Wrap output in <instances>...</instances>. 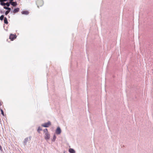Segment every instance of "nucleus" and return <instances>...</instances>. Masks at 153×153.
<instances>
[{
    "mask_svg": "<svg viewBox=\"0 0 153 153\" xmlns=\"http://www.w3.org/2000/svg\"><path fill=\"white\" fill-rule=\"evenodd\" d=\"M7 10H8V11H10L11 10V8H10L8 7Z\"/></svg>",
    "mask_w": 153,
    "mask_h": 153,
    "instance_id": "412c9836",
    "label": "nucleus"
},
{
    "mask_svg": "<svg viewBox=\"0 0 153 153\" xmlns=\"http://www.w3.org/2000/svg\"><path fill=\"white\" fill-rule=\"evenodd\" d=\"M22 14L28 15L29 14V12L27 11H24L22 12Z\"/></svg>",
    "mask_w": 153,
    "mask_h": 153,
    "instance_id": "6e6552de",
    "label": "nucleus"
},
{
    "mask_svg": "<svg viewBox=\"0 0 153 153\" xmlns=\"http://www.w3.org/2000/svg\"><path fill=\"white\" fill-rule=\"evenodd\" d=\"M39 2H41L42 4H43V1L41 0H39L37 2L38 4Z\"/></svg>",
    "mask_w": 153,
    "mask_h": 153,
    "instance_id": "f3484780",
    "label": "nucleus"
},
{
    "mask_svg": "<svg viewBox=\"0 0 153 153\" xmlns=\"http://www.w3.org/2000/svg\"><path fill=\"white\" fill-rule=\"evenodd\" d=\"M1 114H2L3 116H4V112H3V111L1 109Z\"/></svg>",
    "mask_w": 153,
    "mask_h": 153,
    "instance_id": "6ab92c4d",
    "label": "nucleus"
},
{
    "mask_svg": "<svg viewBox=\"0 0 153 153\" xmlns=\"http://www.w3.org/2000/svg\"><path fill=\"white\" fill-rule=\"evenodd\" d=\"M50 134H49V133H45V134L44 138L47 141H48L50 138Z\"/></svg>",
    "mask_w": 153,
    "mask_h": 153,
    "instance_id": "f257e3e1",
    "label": "nucleus"
},
{
    "mask_svg": "<svg viewBox=\"0 0 153 153\" xmlns=\"http://www.w3.org/2000/svg\"><path fill=\"white\" fill-rule=\"evenodd\" d=\"M1 105V103H0V105Z\"/></svg>",
    "mask_w": 153,
    "mask_h": 153,
    "instance_id": "393cba45",
    "label": "nucleus"
},
{
    "mask_svg": "<svg viewBox=\"0 0 153 153\" xmlns=\"http://www.w3.org/2000/svg\"><path fill=\"white\" fill-rule=\"evenodd\" d=\"M8 7H6V6H4V8L6 10H7Z\"/></svg>",
    "mask_w": 153,
    "mask_h": 153,
    "instance_id": "aec40b11",
    "label": "nucleus"
},
{
    "mask_svg": "<svg viewBox=\"0 0 153 153\" xmlns=\"http://www.w3.org/2000/svg\"><path fill=\"white\" fill-rule=\"evenodd\" d=\"M3 0H0V1H1V2H3L4 1H3Z\"/></svg>",
    "mask_w": 153,
    "mask_h": 153,
    "instance_id": "4be33fe9",
    "label": "nucleus"
},
{
    "mask_svg": "<svg viewBox=\"0 0 153 153\" xmlns=\"http://www.w3.org/2000/svg\"><path fill=\"white\" fill-rule=\"evenodd\" d=\"M10 3L13 6H15L17 5V3L16 2L10 1Z\"/></svg>",
    "mask_w": 153,
    "mask_h": 153,
    "instance_id": "0eeeda50",
    "label": "nucleus"
},
{
    "mask_svg": "<svg viewBox=\"0 0 153 153\" xmlns=\"http://www.w3.org/2000/svg\"><path fill=\"white\" fill-rule=\"evenodd\" d=\"M43 131H44V133H45V134L46 133H48V129L47 128H45V129H44L43 130Z\"/></svg>",
    "mask_w": 153,
    "mask_h": 153,
    "instance_id": "9b49d317",
    "label": "nucleus"
},
{
    "mask_svg": "<svg viewBox=\"0 0 153 153\" xmlns=\"http://www.w3.org/2000/svg\"><path fill=\"white\" fill-rule=\"evenodd\" d=\"M10 3L7 2L6 3H5V5L7 6V7H9L10 6Z\"/></svg>",
    "mask_w": 153,
    "mask_h": 153,
    "instance_id": "2eb2a0df",
    "label": "nucleus"
},
{
    "mask_svg": "<svg viewBox=\"0 0 153 153\" xmlns=\"http://www.w3.org/2000/svg\"><path fill=\"white\" fill-rule=\"evenodd\" d=\"M31 137L30 136L29 137H27L26 138L24 141V143L25 145H26L27 144V142L29 140H30L31 139Z\"/></svg>",
    "mask_w": 153,
    "mask_h": 153,
    "instance_id": "f03ea898",
    "label": "nucleus"
},
{
    "mask_svg": "<svg viewBox=\"0 0 153 153\" xmlns=\"http://www.w3.org/2000/svg\"><path fill=\"white\" fill-rule=\"evenodd\" d=\"M19 8H15L13 10V12L14 13H17L19 11Z\"/></svg>",
    "mask_w": 153,
    "mask_h": 153,
    "instance_id": "423d86ee",
    "label": "nucleus"
},
{
    "mask_svg": "<svg viewBox=\"0 0 153 153\" xmlns=\"http://www.w3.org/2000/svg\"><path fill=\"white\" fill-rule=\"evenodd\" d=\"M3 1H7V0H3Z\"/></svg>",
    "mask_w": 153,
    "mask_h": 153,
    "instance_id": "5701e85b",
    "label": "nucleus"
},
{
    "mask_svg": "<svg viewBox=\"0 0 153 153\" xmlns=\"http://www.w3.org/2000/svg\"><path fill=\"white\" fill-rule=\"evenodd\" d=\"M9 0L10 1L12 2V1H13V0Z\"/></svg>",
    "mask_w": 153,
    "mask_h": 153,
    "instance_id": "b1692460",
    "label": "nucleus"
},
{
    "mask_svg": "<svg viewBox=\"0 0 153 153\" xmlns=\"http://www.w3.org/2000/svg\"><path fill=\"white\" fill-rule=\"evenodd\" d=\"M4 18V16L3 15H1L0 17V20H3Z\"/></svg>",
    "mask_w": 153,
    "mask_h": 153,
    "instance_id": "4468645a",
    "label": "nucleus"
},
{
    "mask_svg": "<svg viewBox=\"0 0 153 153\" xmlns=\"http://www.w3.org/2000/svg\"><path fill=\"white\" fill-rule=\"evenodd\" d=\"M42 130V128L40 127H39L38 128L37 131L39 132L40 131Z\"/></svg>",
    "mask_w": 153,
    "mask_h": 153,
    "instance_id": "ddd939ff",
    "label": "nucleus"
},
{
    "mask_svg": "<svg viewBox=\"0 0 153 153\" xmlns=\"http://www.w3.org/2000/svg\"><path fill=\"white\" fill-rule=\"evenodd\" d=\"M61 132V130L60 128L59 127L57 128L56 131V134H59Z\"/></svg>",
    "mask_w": 153,
    "mask_h": 153,
    "instance_id": "20e7f679",
    "label": "nucleus"
},
{
    "mask_svg": "<svg viewBox=\"0 0 153 153\" xmlns=\"http://www.w3.org/2000/svg\"><path fill=\"white\" fill-rule=\"evenodd\" d=\"M4 23L5 24H8L7 20V19L6 17H5L4 18Z\"/></svg>",
    "mask_w": 153,
    "mask_h": 153,
    "instance_id": "9d476101",
    "label": "nucleus"
},
{
    "mask_svg": "<svg viewBox=\"0 0 153 153\" xmlns=\"http://www.w3.org/2000/svg\"><path fill=\"white\" fill-rule=\"evenodd\" d=\"M56 138V136L55 135H54L53 136V139H52V141L54 142Z\"/></svg>",
    "mask_w": 153,
    "mask_h": 153,
    "instance_id": "f8f14e48",
    "label": "nucleus"
},
{
    "mask_svg": "<svg viewBox=\"0 0 153 153\" xmlns=\"http://www.w3.org/2000/svg\"><path fill=\"white\" fill-rule=\"evenodd\" d=\"M69 152L70 153H75V151L72 149L70 148L69 150Z\"/></svg>",
    "mask_w": 153,
    "mask_h": 153,
    "instance_id": "1a4fd4ad",
    "label": "nucleus"
},
{
    "mask_svg": "<svg viewBox=\"0 0 153 153\" xmlns=\"http://www.w3.org/2000/svg\"><path fill=\"white\" fill-rule=\"evenodd\" d=\"M51 125V123L50 122H48V123H45L44 124H42V126L45 127H48Z\"/></svg>",
    "mask_w": 153,
    "mask_h": 153,
    "instance_id": "7ed1b4c3",
    "label": "nucleus"
},
{
    "mask_svg": "<svg viewBox=\"0 0 153 153\" xmlns=\"http://www.w3.org/2000/svg\"><path fill=\"white\" fill-rule=\"evenodd\" d=\"M16 38V36L13 34H10V39L12 40H13V39Z\"/></svg>",
    "mask_w": 153,
    "mask_h": 153,
    "instance_id": "39448f33",
    "label": "nucleus"
},
{
    "mask_svg": "<svg viewBox=\"0 0 153 153\" xmlns=\"http://www.w3.org/2000/svg\"><path fill=\"white\" fill-rule=\"evenodd\" d=\"M10 12V11H7L5 13V14L6 15H7V14Z\"/></svg>",
    "mask_w": 153,
    "mask_h": 153,
    "instance_id": "a211bd4d",
    "label": "nucleus"
},
{
    "mask_svg": "<svg viewBox=\"0 0 153 153\" xmlns=\"http://www.w3.org/2000/svg\"><path fill=\"white\" fill-rule=\"evenodd\" d=\"M0 4L2 6H5V3L3 2H1Z\"/></svg>",
    "mask_w": 153,
    "mask_h": 153,
    "instance_id": "dca6fc26",
    "label": "nucleus"
}]
</instances>
